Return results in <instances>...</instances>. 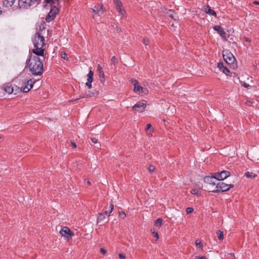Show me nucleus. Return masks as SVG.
Segmentation results:
<instances>
[{
  "label": "nucleus",
  "mask_w": 259,
  "mask_h": 259,
  "mask_svg": "<svg viewBox=\"0 0 259 259\" xmlns=\"http://www.w3.org/2000/svg\"><path fill=\"white\" fill-rule=\"evenodd\" d=\"M148 170L150 172H152L155 170V167L153 165H150L149 166Z\"/></svg>",
  "instance_id": "nucleus-42"
},
{
  "label": "nucleus",
  "mask_w": 259,
  "mask_h": 259,
  "mask_svg": "<svg viewBox=\"0 0 259 259\" xmlns=\"http://www.w3.org/2000/svg\"><path fill=\"white\" fill-rule=\"evenodd\" d=\"M194 210V209L192 207H188L186 209V212L188 214L192 213Z\"/></svg>",
  "instance_id": "nucleus-43"
},
{
  "label": "nucleus",
  "mask_w": 259,
  "mask_h": 259,
  "mask_svg": "<svg viewBox=\"0 0 259 259\" xmlns=\"http://www.w3.org/2000/svg\"><path fill=\"white\" fill-rule=\"evenodd\" d=\"M163 220L161 218H158L154 222V225L156 227H160L162 224Z\"/></svg>",
  "instance_id": "nucleus-25"
},
{
  "label": "nucleus",
  "mask_w": 259,
  "mask_h": 259,
  "mask_svg": "<svg viewBox=\"0 0 259 259\" xmlns=\"http://www.w3.org/2000/svg\"><path fill=\"white\" fill-rule=\"evenodd\" d=\"M218 67L219 68L220 70L221 71L223 68H224L225 66L224 65V64L223 62H219L218 63Z\"/></svg>",
  "instance_id": "nucleus-38"
},
{
  "label": "nucleus",
  "mask_w": 259,
  "mask_h": 259,
  "mask_svg": "<svg viewBox=\"0 0 259 259\" xmlns=\"http://www.w3.org/2000/svg\"><path fill=\"white\" fill-rule=\"evenodd\" d=\"M244 40L246 41V42H251V39L248 37H244Z\"/></svg>",
  "instance_id": "nucleus-51"
},
{
  "label": "nucleus",
  "mask_w": 259,
  "mask_h": 259,
  "mask_svg": "<svg viewBox=\"0 0 259 259\" xmlns=\"http://www.w3.org/2000/svg\"><path fill=\"white\" fill-rule=\"evenodd\" d=\"M223 56L226 63L233 69L237 67L236 59L231 52L228 50L223 51Z\"/></svg>",
  "instance_id": "nucleus-3"
},
{
  "label": "nucleus",
  "mask_w": 259,
  "mask_h": 259,
  "mask_svg": "<svg viewBox=\"0 0 259 259\" xmlns=\"http://www.w3.org/2000/svg\"><path fill=\"white\" fill-rule=\"evenodd\" d=\"M146 131H147V133H148V132H149V134H151V133L153 132V128H152V126H151V124L149 123V124H147Z\"/></svg>",
  "instance_id": "nucleus-28"
},
{
  "label": "nucleus",
  "mask_w": 259,
  "mask_h": 259,
  "mask_svg": "<svg viewBox=\"0 0 259 259\" xmlns=\"http://www.w3.org/2000/svg\"><path fill=\"white\" fill-rule=\"evenodd\" d=\"M100 80L102 83H103L105 81V75L102 77H99Z\"/></svg>",
  "instance_id": "nucleus-49"
},
{
  "label": "nucleus",
  "mask_w": 259,
  "mask_h": 259,
  "mask_svg": "<svg viewBox=\"0 0 259 259\" xmlns=\"http://www.w3.org/2000/svg\"><path fill=\"white\" fill-rule=\"evenodd\" d=\"M26 63L33 75H39L42 73L43 63L37 56L31 54L29 58L27 59Z\"/></svg>",
  "instance_id": "nucleus-1"
},
{
  "label": "nucleus",
  "mask_w": 259,
  "mask_h": 259,
  "mask_svg": "<svg viewBox=\"0 0 259 259\" xmlns=\"http://www.w3.org/2000/svg\"><path fill=\"white\" fill-rule=\"evenodd\" d=\"M59 0H45L44 3L45 5H44V7H46L48 5H50V6H54L53 5H55L56 3H58Z\"/></svg>",
  "instance_id": "nucleus-20"
},
{
  "label": "nucleus",
  "mask_w": 259,
  "mask_h": 259,
  "mask_svg": "<svg viewBox=\"0 0 259 259\" xmlns=\"http://www.w3.org/2000/svg\"><path fill=\"white\" fill-rule=\"evenodd\" d=\"M91 140L92 141V142L94 143V144H97L98 143V139L96 138H91Z\"/></svg>",
  "instance_id": "nucleus-46"
},
{
  "label": "nucleus",
  "mask_w": 259,
  "mask_h": 259,
  "mask_svg": "<svg viewBox=\"0 0 259 259\" xmlns=\"http://www.w3.org/2000/svg\"><path fill=\"white\" fill-rule=\"evenodd\" d=\"M191 193L192 194L196 195L197 196L200 195V193L198 192V191L197 189H192L191 191Z\"/></svg>",
  "instance_id": "nucleus-36"
},
{
  "label": "nucleus",
  "mask_w": 259,
  "mask_h": 259,
  "mask_svg": "<svg viewBox=\"0 0 259 259\" xmlns=\"http://www.w3.org/2000/svg\"><path fill=\"white\" fill-rule=\"evenodd\" d=\"M14 87V92L13 93L15 95H16L17 93L22 92V89L20 87H18L15 85Z\"/></svg>",
  "instance_id": "nucleus-30"
},
{
  "label": "nucleus",
  "mask_w": 259,
  "mask_h": 259,
  "mask_svg": "<svg viewBox=\"0 0 259 259\" xmlns=\"http://www.w3.org/2000/svg\"><path fill=\"white\" fill-rule=\"evenodd\" d=\"M60 55L62 58L66 60H68L69 58L67 57V55L65 52H61Z\"/></svg>",
  "instance_id": "nucleus-33"
},
{
  "label": "nucleus",
  "mask_w": 259,
  "mask_h": 259,
  "mask_svg": "<svg viewBox=\"0 0 259 259\" xmlns=\"http://www.w3.org/2000/svg\"><path fill=\"white\" fill-rule=\"evenodd\" d=\"M39 28L37 27L38 31L36 33H43V35L45 36L46 34H48V30L46 29V24L45 22L41 23L39 26Z\"/></svg>",
  "instance_id": "nucleus-17"
},
{
  "label": "nucleus",
  "mask_w": 259,
  "mask_h": 259,
  "mask_svg": "<svg viewBox=\"0 0 259 259\" xmlns=\"http://www.w3.org/2000/svg\"><path fill=\"white\" fill-rule=\"evenodd\" d=\"M22 89V92L24 93H27L30 91V90L31 89L30 87H29L28 85H27L26 84L24 83V85H23L21 87Z\"/></svg>",
  "instance_id": "nucleus-24"
},
{
  "label": "nucleus",
  "mask_w": 259,
  "mask_h": 259,
  "mask_svg": "<svg viewBox=\"0 0 259 259\" xmlns=\"http://www.w3.org/2000/svg\"><path fill=\"white\" fill-rule=\"evenodd\" d=\"M106 216H109V215L108 214V212L107 211H105L103 213H99L97 218V222H103L105 220Z\"/></svg>",
  "instance_id": "nucleus-18"
},
{
  "label": "nucleus",
  "mask_w": 259,
  "mask_h": 259,
  "mask_svg": "<svg viewBox=\"0 0 259 259\" xmlns=\"http://www.w3.org/2000/svg\"><path fill=\"white\" fill-rule=\"evenodd\" d=\"M31 0H19L18 8L20 9H28L32 7Z\"/></svg>",
  "instance_id": "nucleus-10"
},
{
  "label": "nucleus",
  "mask_w": 259,
  "mask_h": 259,
  "mask_svg": "<svg viewBox=\"0 0 259 259\" xmlns=\"http://www.w3.org/2000/svg\"><path fill=\"white\" fill-rule=\"evenodd\" d=\"M243 86H244V87H245V88H247L248 87H249V84H247V83H244V84H243Z\"/></svg>",
  "instance_id": "nucleus-53"
},
{
  "label": "nucleus",
  "mask_w": 259,
  "mask_h": 259,
  "mask_svg": "<svg viewBox=\"0 0 259 259\" xmlns=\"http://www.w3.org/2000/svg\"><path fill=\"white\" fill-rule=\"evenodd\" d=\"M59 11V9L56 6H52L50 12L46 18V21L50 22L54 20Z\"/></svg>",
  "instance_id": "nucleus-6"
},
{
  "label": "nucleus",
  "mask_w": 259,
  "mask_h": 259,
  "mask_svg": "<svg viewBox=\"0 0 259 259\" xmlns=\"http://www.w3.org/2000/svg\"><path fill=\"white\" fill-rule=\"evenodd\" d=\"M93 76L94 73L91 70H90L87 75V82L85 83L89 89H91L92 88V82L93 81Z\"/></svg>",
  "instance_id": "nucleus-16"
},
{
  "label": "nucleus",
  "mask_w": 259,
  "mask_h": 259,
  "mask_svg": "<svg viewBox=\"0 0 259 259\" xmlns=\"http://www.w3.org/2000/svg\"><path fill=\"white\" fill-rule=\"evenodd\" d=\"M115 8L119 15L122 16L125 14V10L123 9L122 4L120 0H113Z\"/></svg>",
  "instance_id": "nucleus-11"
},
{
  "label": "nucleus",
  "mask_w": 259,
  "mask_h": 259,
  "mask_svg": "<svg viewBox=\"0 0 259 259\" xmlns=\"http://www.w3.org/2000/svg\"><path fill=\"white\" fill-rule=\"evenodd\" d=\"M214 174L215 176V180L220 181L225 180L230 176V172L227 170H222Z\"/></svg>",
  "instance_id": "nucleus-8"
},
{
  "label": "nucleus",
  "mask_w": 259,
  "mask_h": 259,
  "mask_svg": "<svg viewBox=\"0 0 259 259\" xmlns=\"http://www.w3.org/2000/svg\"><path fill=\"white\" fill-rule=\"evenodd\" d=\"M151 232L153 235L154 237L156 238L157 240L159 238V236H158V233L155 231V229H151Z\"/></svg>",
  "instance_id": "nucleus-32"
},
{
  "label": "nucleus",
  "mask_w": 259,
  "mask_h": 259,
  "mask_svg": "<svg viewBox=\"0 0 259 259\" xmlns=\"http://www.w3.org/2000/svg\"><path fill=\"white\" fill-rule=\"evenodd\" d=\"M213 29L218 32L224 41H226L227 40L226 33L224 31L223 28L219 25H215L213 27Z\"/></svg>",
  "instance_id": "nucleus-12"
},
{
  "label": "nucleus",
  "mask_w": 259,
  "mask_h": 259,
  "mask_svg": "<svg viewBox=\"0 0 259 259\" xmlns=\"http://www.w3.org/2000/svg\"><path fill=\"white\" fill-rule=\"evenodd\" d=\"M71 145L74 147V148H76V145L75 144V143L73 141H71Z\"/></svg>",
  "instance_id": "nucleus-52"
},
{
  "label": "nucleus",
  "mask_w": 259,
  "mask_h": 259,
  "mask_svg": "<svg viewBox=\"0 0 259 259\" xmlns=\"http://www.w3.org/2000/svg\"><path fill=\"white\" fill-rule=\"evenodd\" d=\"M95 95V93H92L91 94L90 92L86 94L85 95L81 96V98H88V97H91L92 96Z\"/></svg>",
  "instance_id": "nucleus-37"
},
{
  "label": "nucleus",
  "mask_w": 259,
  "mask_h": 259,
  "mask_svg": "<svg viewBox=\"0 0 259 259\" xmlns=\"http://www.w3.org/2000/svg\"><path fill=\"white\" fill-rule=\"evenodd\" d=\"M244 175L248 178H255L256 175L254 174L253 172H250L249 171H247L245 173Z\"/></svg>",
  "instance_id": "nucleus-27"
},
{
  "label": "nucleus",
  "mask_w": 259,
  "mask_h": 259,
  "mask_svg": "<svg viewBox=\"0 0 259 259\" xmlns=\"http://www.w3.org/2000/svg\"><path fill=\"white\" fill-rule=\"evenodd\" d=\"M221 71H222L223 73H224L227 75L231 76V74H230V71L226 67H225L224 68H223V69H222V70H221Z\"/></svg>",
  "instance_id": "nucleus-29"
},
{
  "label": "nucleus",
  "mask_w": 259,
  "mask_h": 259,
  "mask_svg": "<svg viewBox=\"0 0 259 259\" xmlns=\"http://www.w3.org/2000/svg\"><path fill=\"white\" fill-rule=\"evenodd\" d=\"M60 234L68 240H69L74 235L73 232L67 227H63L60 231Z\"/></svg>",
  "instance_id": "nucleus-7"
},
{
  "label": "nucleus",
  "mask_w": 259,
  "mask_h": 259,
  "mask_svg": "<svg viewBox=\"0 0 259 259\" xmlns=\"http://www.w3.org/2000/svg\"><path fill=\"white\" fill-rule=\"evenodd\" d=\"M87 184L88 185H91V182H90L89 181H88L87 182Z\"/></svg>",
  "instance_id": "nucleus-55"
},
{
  "label": "nucleus",
  "mask_w": 259,
  "mask_h": 259,
  "mask_svg": "<svg viewBox=\"0 0 259 259\" xmlns=\"http://www.w3.org/2000/svg\"><path fill=\"white\" fill-rule=\"evenodd\" d=\"M195 244H196V245L197 247H199V248H202V246H203V244H202V243H201V242H198L197 240V241H196V242H195Z\"/></svg>",
  "instance_id": "nucleus-45"
},
{
  "label": "nucleus",
  "mask_w": 259,
  "mask_h": 259,
  "mask_svg": "<svg viewBox=\"0 0 259 259\" xmlns=\"http://www.w3.org/2000/svg\"><path fill=\"white\" fill-rule=\"evenodd\" d=\"M45 36L43 35V33H36L33 38L32 41L34 48L32 50V52L38 56L44 57L45 54L46 46Z\"/></svg>",
  "instance_id": "nucleus-2"
},
{
  "label": "nucleus",
  "mask_w": 259,
  "mask_h": 259,
  "mask_svg": "<svg viewBox=\"0 0 259 259\" xmlns=\"http://www.w3.org/2000/svg\"><path fill=\"white\" fill-rule=\"evenodd\" d=\"M233 184H227L224 182H219L217 184L215 189L211 191L212 193H219L229 191L231 188L234 187Z\"/></svg>",
  "instance_id": "nucleus-4"
},
{
  "label": "nucleus",
  "mask_w": 259,
  "mask_h": 259,
  "mask_svg": "<svg viewBox=\"0 0 259 259\" xmlns=\"http://www.w3.org/2000/svg\"><path fill=\"white\" fill-rule=\"evenodd\" d=\"M146 107V101L142 100L137 102L133 106V109L140 112H142L145 110Z\"/></svg>",
  "instance_id": "nucleus-9"
},
{
  "label": "nucleus",
  "mask_w": 259,
  "mask_h": 259,
  "mask_svg": "<svg viewBox=\"0 0 259 259\" xmlns=\"http://www.w3.org/2000/svg\"><path fill=\"white\" fill-rule=\"evenodd\" d=\"M204 12L210 15V16H213L215 17H217V13L214 11H213L212 9L210 8V7L207 5L206 7H204Z\"/></svg>",
  "instance_id": "nucleus-19"
},
{
  "label": "nucleus",
  "mask_w": 259,
  "mask_h": 259,
  "mask_svg": "<svg viewBox=\"0 0 259 259\" xmlns=\"http://www.w3.org/2000/svg\"><path fill=\"white\" fill-rule=\"evenodd\" d=\"M97 71L98 72V75L99 77H102L105 75L102 67L100 64L98 65Z\"/></svg>",
  "instance_id": "nucleus-23"
},
{
  "label": "nucleus",
  "mask_w": 259,
  "mask_h": 259,
  "mask_svg": "<svg viewBox=\"0 0 259 259\" xmlns=\"http://www.w3.org/2000/svg\"><path fill=\"white\" fill-rule=\"evenodd\" d=\"M215 176H214V174L213 173L212 176H205L204 178V182L207 184L211 185L212 186L215 185Z\"/></svg>",
  "instance_id": "nucleus-14"
},
{
  "label": "nucleus",
  "mask_w": 259,
  "mask_h": 259,
  "mask_svg": "<svg viewBox=\"0 0 259 259\" xmlns=\"http://www.w3.org/2000/svg\"><path fill=\"white\" fill-rule=\"evenodd\" d=\"M111 61L112 63L113 64H114V65H115L118 63V60L116 59L115 56L112 57L111 58Z\"/></svg>",
  "instance_id": "nucleus-34"
},
{
  "label": "nucleus",
  "mask_w": 259,
  "mask_h": 259,
  "mask_svg": "<svg viewBox=\"0 0 259 259\" xmlns=\"http://www.w3.org/2000/svg\"><path fill=\"white\" fill-rule=\"evenodd\" d=\"M100 252L103 254H105L106 253V252H107V251L104 248H100Z\"/></svg>",
  "instance_id": "nucleus-47"
},
{
  "label": "nucleus",
  "mask_w": 259,
  "mask_h": 259,
  "mask_svg": "<svg viewBox=\"0 0 259 259\" xmlns=\"http://www.w3.org/2000/svg\"><path fill=\"white\" fill-rule=\"evenodd\" d=\"M132 83L133 84L134 86V91L138 93L139 94H142L145 95L147 93L148 90L147 89L143 88L141 85H140L139 83L138 80L132 78L131 80Z\"/></svg>",
  "instance_id": "nucleus-5"
},
{
  "label": "nucleus",
  "mask_w": 259,
  "mask_h": 259,
  "mask_svg": "<svg viewBox=\"0 0 259 259\" xmlns=\"http://www.w3.org/2000/svg\"><path fill=\"white\" fill-rule=\"evenodd\" d=\"M119 257L120 259H125L126 258L125 255L122 253L119 254Z\"/></svg>",
  "instance_id": "nucleus-48"
},
{
  "label": "nucleus",
  "mask_w": 259,
  "mask_h": 259,
  "mask_svg": "<svg viewBox=\"0 0 259 259\" xmlns=\"http://www.w3.org/2000/svg\"><path fill=\"white\" fill-rule=\"evenodd\" d=\"M15 0H4L3 1L4 6L6 7H10L13 5Z\"/></svg>",
  "instance_id": "nucleus-21"
},
{
  "label": "nucleus",
  "mask_w": 259,
  "mask_h": 259,
  "mask_svg": "<svg viewBox=\"0 0 259 259\" xmlns=\"http://www.w3.org/2000/svg\"><path fill=\"white\" fill-rule=\"evenodd\" d=\"M5 92L9 94H11L14 92V87L10 83H5L1 88Z\"/></svg>",
  "instance_id": "nucleus-13"
},
{
  "label": "nucleus",
  "mask_w": 259,
  "mask_h": 259,
  "mask_svg": "<svg viewBox=\"0 0 259 259\" xmlns=\"http://www.w3.org/2000/svg\"><path fill=\"white\" fill-rule=\"evenodd\" d=\"M110 210L107 211L108 212V214L110 215V213H111L114 209V205L112 203H111L109 206Z\"/></svg>",
  "instance_id": "nucleus-40"
},
{
  "label": "nucleus",
  "mask_w": 259,
  "mask_h": 259,
  "mask_svg": "<svg viewBox=\"0 0 259 259\" xmlns=\"http://www.w3.org/2000/svg\"><path fill=\"white\" fill-rule=\"evenodd\" d=\"M143 43L146 46L148 45L149 41L147 38H144L143 40Z\"/></svg>",
  "instance_id": "nucleus-44"
},
{
  "label": "nucleus",
  "mask_w": 259,
  "mask_h": 259,
  "mask_svg": "<svg viewBox=\"0 0 259 259\" xmlns=\"http://www.w3.org/2000/svg\"><path fill=\"white\" fill-rule=\"evenodd\" d=\"M253 3H254V4H256V5H259V2H258L254 1Z\"/></svg>",
  "instance_id": "nucleus-54"
},
{
  "label": "nucleus",
  "mask_w": 259,
  "mask_h": 259,
  "mask_svg": "<svg viewBox=\"0 0 259 259\" xmlns=\"http://www.w3.org/2000/svg\"><path fill=\"white\" fill-rule=\"evenodd\" d=\"M119 216L122 219H124L126 217V214L123 211H119Z\"/></svg>",
  "instance_id": "nucleus-41"
},
{
  "label": "nucleus",
  "mask_w": 259,
  "mask_h": 259,
  "mask_svg": "<svg viewBox=\"0 0 259 259\" xmlns=\"http://www.w3.org/2000/svg\"><path fill=\"white\" fill-rule=\"evenodd\" d=\"M162 10L163 12L166 15H168L169 13V11H171L172 10L171 9H167L165 8H163L162 9Z\"/></svg>",
  "instance_id": "nucleus-39"
},
{
  "label": "nucleus",
  "mask_w": 259,
  "mask_h": 259,
  "mask_svg": "<svg viewBox=\"0 0 259 259\" xmlns=\"http://www.w3.org/2000/svg\"><path fill=\"white\" fill-rule=\"evenodd\" d=\"M167 15L169 17H170L172 19H173L174 21H177L178 18V17L177 16L176 13L173 10L169 11V13Z\"/></svg>",
  "instance_id": "nucleus-22"
},
{
  "label": "nucleus",
  "mask_w": 259,
  "mask_h": 259,
  "mask_svg": "<svg viewBox=\"0 0 259 259\" xmlns=\"http://www.w3.org/2000/svg\"><path fill=\"white\" fill-rule=\"evenodd\" d=\"M91 10L95 14L99 16L102 14L105 11L103 6L100 5L95 6L93 8L91 9Z\"/></svg>",
  "instance_id": "nucleus-15"
},
{
  "label": "nucleus",
  "mask_w": 259,
  "mask_h": 259,
  "mask_svg": "<svg viewBox=\"0 0 259 259\" xmlns=\"http://www.w3.org/2000/svg\"><path fill=\"white\" fill-rule=\"evenodd\" d=\"M216 233L218 235L219 239L221 241H222L224 239L223 232L221 230H219L216 232Z\"/></svg>",
  "instance_id": "nucleus-26"
},
{
  "label": "nucleus",
  "mask_w": 259,
  "mask_h": 259,
  "mask_svg": "<svg viewBox=\"0 0 259 259\" xmlns=\"http://www.w3.org/2000/svg\"><path fill=\"white\" fill-rule=\"evenodd\" d=\"M41 0H31V4H32V6H36L38 5Z\"/></svg>",
  "instance_id": "nucleus-35"
},
{
  "label": "nucleus",
  "mask_w": 259,
  "mask_h": 259,
  "mask_svg": "<svg viewBox=\"0 0 259 259\" xmlns=\"http://www.w3.org/2000/svg\"><path fill=\"white\" fill-rule=\"evenodd\" d=\"M196 259H205V257L204 256H197L195 258Z\"/></svg>",
  "instance_id": "nucleus-50"
},
{
  "label": "nucleus",
  "mask_w": 259,
  "mask_h": 259,
  "mask_svg": "<svg viewBox=\"0 0 259 259\" xmlns=\"http://www.w3.org/2000/svg\"><path fill=\"white\" fill-rule=\"evenodd\" d=\"M34 83V81L33 80H32V79H29L27 82H26L25 83L27 85H28L29 87H30L31 88H32Z\"/></svg>",
  "instance_id": "nucleus-31"
}]
</instances>
